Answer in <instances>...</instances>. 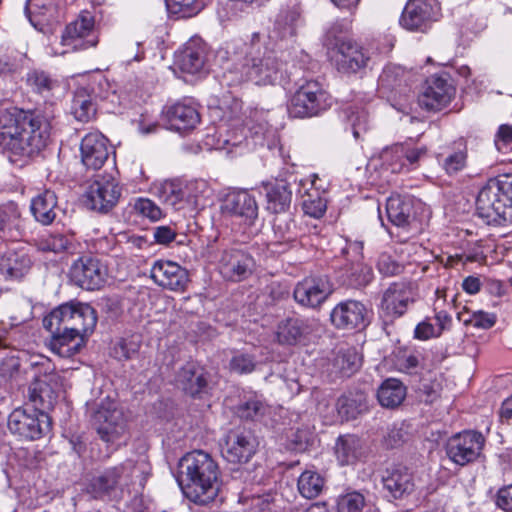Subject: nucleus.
I'll list each match as a JSON object with an SVG mask.
<instances>
[{"instance_id":"obj_10","label":"nucleus","mask_w":512,"mask_h":512,"mask_svg":"<svg viewBox=\"0 0 512 512\" xmlns=\"http://www.w3.org/2000/svg\"><path fill=\"white\" fill-rule=\"evenodd\" d=\"M8 428L13 433L28 440H36L48 433L51 419L47 412L17 408L8 417Z\"/></svg>"},{"instance_id":"obj_16","label":"nucleus","mask_w":512,"mask_h":512,"mask_svg":"<svg viewBox=\"0 0 512 512\" xmlns=\"http://www.w3.org/2000/svg\"><path fill=\"white\" fill-rule=\"evenodd\" d=\"M224 214L238 218L241 223L252 226L258 218L259 207L256 198L247 190L228 193L221 205Z\"/></svg>"},{"instance_id":"obj_25","label":"nucleus","mask_w":512,"mask_h":512,"mask_svg":"<svg viewBox=\"0 0 512 512\" xmlns=\"http://www.w3.org/2000/svg\"><path fill=\"white\" fill-rule=\"evenodd\" d=\"M436 20L433 5L427 0H409L402 12L400 24L407 30L425 31Z\"/></svg>"},{"instance_id":"obj_61","label":"nucleus","mask_w":512,"mask_h":512,"mask_svg":"<svg viewBox=\"0 0 512 512\" xmlns=\"http://www.w3.org/2000/svg\"><path fill=\"white\" fill-rule=\"evenodd\" d=\"M466 149H459L450 153L442 160V167L448 175H453L463 170L466 166Z\"/></svg>"},{"instance_id":"obj_41","label":"nucleus","mask_w":512,"mask_h":512,"mask_svg":"<svg viewBox=\"0 0 512 512\" xmlns=\"http://www.w3.org/2000/svg\"><path fill=\"white\" fill-rule=\"evenodd\" d=\"M267 210L273 213L285 212L291 204L292 192L286 182L266 186Z\"/></svg>"},{"instance_id":"obj_53","label":"nucleus","mask_w":512,"mask_h":512,"mask_svg":"<svg viewBox=\"0 0 512 512\" xmlns=\"http://www.w3.org/2000/svg\"><path fill=\"white\" fill-rule=\"evenodd\" d=\"M24 55L11 50L0 53V77L12 76L23 66Z\"/></svg>"},{"instance_id":"obj_62","label":"nucleus","mask_w":512,"mask_h":512,"mask_svg":"<svg viewBox=\"0 0 512 512\" xmlns=\"http://www.w3.org/2000/svg\"><path fill=\"white\" fill-rule=\"evenodd\" d=\"M229 367L237 374H249L255 370L256 360L253 355L238 353L231 358Z\"/></svg>"},{"instance_id":"obj_48","label":"nucleus","mask_w":512,"mask_h":512,"mask_svg":"<svg viewBox=\"0 0 512 512\" xmlns=\"http://www.w3.org/2000/svg\"><path fill=\"white\" fill-rule=\"evenodd\" d=\"M361 356L356 348L341 349L336 357V365L345 375H351L361 366Z\"/></svg>"},{"instance_id":"obj_45","label":"nucleus","mask_w":512,"mask_h":512,"mask_svg":"<svg viewBox=\"0 0 512 512\" xmlns=\"http://www.w3.org/2000/svg\"><path fill=\"white\" fill-rule=\"evenodd\" d=\"M298 491L307 499L317 497L324 486V479L322 476L312 470L304 471L298 478Z\"/></svg>"},{"instance_id":"obj_50","label":"nucleus","mask_w":512,"mask_h":512,"mask_svg":"<svg viewBox=\"0 0 512 512\" xmlns=\"http://www.w3.org/2000/svg\"><path fill=\"white\" fill-rule=\"evenodd\" d=\"M21 212L14 202L0 206V239L6 237L7 230L18 226Z\"/></svg>"},{"instance_id":"obj_47","label":"nucleus","mask_w":512,"mask_h":512,"mask_svg":"<svg viewBox=\"0 0 512 512\" xmlns=\"http://www.w3.org/2000/svg\"><path fill=\"white\" fill-rule=\"evenodd\" d=\"M302 24L301 13L298 7L283 10L277 17L276 25L282 29L283 37L294 36L297 28Z\"/></svg>"},{"instance_id":"obj_49","label":"nucleus","mask_w":512,"mask_h":512,"mask_svg":"<svg viewBox=\"0 0 512 512\" xmlns=\"http://www.w3.org/2000/svg\"><path fill=\"white\" fill-rule=\"evenodd\" d=\"M27 84L36 93L48 94L56 86L57 81L52 79L46 72L33 70L27 74Z\"/></svg>"},{"instance_id":"obj_42","label":"nucleus","mask_w":512,"mask_h":512,"mask_svg":"<svg viewBox=\"0 0 512 512\" xmlns=\"http://www.w3.org/2000/svg\"><path fill=\"white\" fill-rule=\"evenodd\" d=\"M71 113L80 122H88L94 118L96 105L94 97L87 89L79 88L76 90L72 100Z\"/></svg>"},{"instance_id":"obj_8","label":"nucleus","mask_w":512,"mask_h":512,"mask_svg":"<svg viewBox=\"0 0 512 512\" xmlns=\"http://www.w3.org/2000/svg\"><path fill=\"white\" fill-rule=\"evenodd\" d=\"M98 44V33L95 28L93 15L83 11L70 22L61 37V45L66 49L56 51L58 55H64L69 51L86 50Z\"/></svg>"},{"instance_id":"obj_31","label":"nucleus","mask_w":512,"mask_h":512,"mask_svg":"<svg viewBox=\"0 0 512 512\" xmlns=\"http://www.w3.org/2000/svg\"><path fill=\"white\" fill-rule=\"evenodd\" d=\"M334 454L341 466L354 465L365 455L364 443L356 435H340L334 445Z\"/></svg>"},{"instance_id":"obj_36","label":"nucleus","mask_w":512,"mask_h":512,"mask_svg":"<svg viewBox=\"0 0 512 512\" xmlns=\"http://www.w3.org/2000/svg\"><path fill=\"white\" fill-rule=\"evenodd\" d=\"M186 209L197 210L204 208L212 198L213 190L203 179H194L184 183Z\"/></svg>"},{"instance_id":"obj_33","label":"nucleus","mask_w":512,"mask_h":512,"mask_svg":"<svg viewBox=\"0 0 512 512\" xmlns=\"http://www.w3.org/2000/svg\"><path fill=\"white\" fill-rule=\"evenodd\" d=\"M154 195L166 207L174 211L186 209L184 182L180 180H165L153 188Z\"/></svg>"},{"instance_id":"obj_59","label":"nucleus","mask_w":512,"mask_h":512,"mask_svg":"<svg viewBox=\"0 0 512 512\" xmlns=\"http://www.w3.org/2000/svg\"><path fill=\"white\" fill-rule=\"evenodd\" d=\"M348 121L352 128V134L355 139H359L369 128L368 113L364 109H350Z\"/></svg>"},{"instance_id":"obj_30","label":"nucleus","mask_w":512,"mask_h":512,"mask_svg":"<svg viewBox=\"0 0 512 512\" xmlns=\"http://www.w3.org/2000/svg\"><path fill=\"white\" fill-rule=\"evenodd\" d=\"M176 383L185 393L194 397L206 391L208 381L203 368L188 362L178 371Z\"/></svg>"},{"instance_id":"obj_11","label":"nucleus","mask_w":512,"mask_h":512,"mask_svg":"<svg viewBox=\"0 0 512 512\" xmlns=\"http://www.w3.org/2000/svg\"><path fill=\"white\" fill-rule=\"evenodd\" d=\"M484 443L485 439L481 433L464 431L449 438L446 453L452 462L465 466L480 456Z\"/></svg>"},{"instance_id":"obj_3","label":"nucleus","mask_w":512,"mask_h":512,"mask_svg":"<svg viewBox=\"0 0 512 512\" xmlns=\"http://www.w3.org/2000/svg\"><path fill=\"white\" fill-rule=\"evenodd\" d=\"M179 469L182 477L185 476L180 485L188 499L200 505L215 499L219 490V469L210 454L202 450L189 452L180 459Z\"/></svg>"},{"instance_id":"obj_9","label":"nucleus","mask_w":512,"mask_h":512,"mask_svg":"<svg viewBox=\"0 0 512 512\" xmlns=\"http://www.w3.org/2000/svg\"><path fill=\"white\" fill-rule=\"evenodd\" d=\"M121 193L120 183L113 175L98 174L86 190V204L92 210L106 213L116 206Z\"/></svg>"},{"instance_id":"obj_40","label":"nucleus","mask_w":512,"mask_h":512,"mask_svg":"<svg viewBox=\"0 0 512 512\" xmlns=\"http://www.w3.org/2000/svg\"><path fill=\"white\" fill-rule=\"evenodd\" d=\"M406 397V387L395 378L386 379L377 391L381 406L386 408L398 407Z\"/></svg>"},{"instance_id":"obj_37","label":"nucleus","mask_w":512,"mask_h":512,"mask_svg":"<svg viewBox=\"0 0 512 512\" xmlns=\"http://www.w3.org/2000/svg\"><path fill=\"white\" fill-rule=\"evenodd\" d=\"M386 213L389 221L401 228L410 226L414 219L411 201L399 195L391 196L387 199Z\"/></svg>"},{"instance_id":"obj_22","label":"nucleus","mask_w":512,"mask_h":512,"mask_svg":"<svg viewBox=\"0 0 512 512\" xmlns=\"http://www.w3.org/2000/svg\"><path fill=\"white\" fill-rule=\"evenodd\" d=\"M317 327L318 322L315 319L287 318L279 322L276 339L281 345H296L307 340Z\"/></svg>"},{"instance_id":"obj_56","label":"nucleus","mask_w":512,"mask_h":512,"mask_svg":"<svg viewBox=\"0 0 512 512\" xmlns=\"http://www.w3.org/2000/svg\"><path fill=\"white\" fill-rule=\"evenodd\" d=\"M293 223L289 217H278L275 219L273 229L277 238L275 245L288 246L295 240L292 232Z\"/></svg>"},{"instance_id":"obj_29","label":"nucleus","mask_w":512,"mask_h":512,"mask_svg":"<svg viewBox=\"0 0 512 512\" xmlns=\"http://www.w3.org/2000/svg\"><path fill=\"white\" fill-rule=\"evenodd\" d=\"M169 129L177 132H187L196 128L200 122L197 108L188 102H178L166 111Z\"/></svg>"},{"instance_id":"obj_23","label":"nucleus","mask_w":512,"mask_h":512,"mask_svg":"<svg viewBox=\"0 0 512 512\" xmlns=\"http://www.w3.org/2000/svg\"><path fill=\"white\" fill-rule=\"evenodd\" d=\"M367 313L365 305L360 301L346 300L332 309L330 319L336 328L350 330L364 327L368 322Z\"/></svg>"},{"instance_id":"obj_27","label":"nucleus","mask_w":512,"mask_h":512,"mask_svg":"<svg viewBox=\"0 0 512 512\" xmlns=\"http://www.w3.org/2000/svg\"><path fill=\"white\" fill-rule=\"evenodd\" d=\"M205 45L198 39L188 41L175 55V66L183 73L196 75L205 70Z\"/></svg>"},{"instance_id":"obj_54","label":"nucleus","mask_w":512,"mask_h":512,"mask_svg":"<svg viewBox=\"0 0 512 512\" xmlns=\"http://www.w3.org/2000/svg\"><path fill=\"white\" fill-rule=\"evenodd\" d=\"M266 411V404L258 396H252L248 400L239 404L237 408V413L241 418L251 420L261 418Z\"/></svg>"},{"instance_id":"obj_17","label":"nucleus","mask_w":512,"mask_h":512,"mask_svg":"<svg viewBox=\"0 0 512 512\" xmlns=\"http://www.w3.org/2000/svg\"><path fill=\"white\" fill-rule=\"evenodd\" d=\"M152 280L160 287L182 293L189 283L188 271L170 260L156 261L150 270Z\"/></svg>"},{"instance_id":"obj_34","label":"nucleus","mask_w":512,"mask_h":512,"mask_svg":"<svg viewBox=\"0 0 512 512\" xmlns=\"http://www.w3.org/2000/svg\"><path fill=\"white\" fill-rule=\"evenodd\" d=\"M384 488L394 497L400 498L414 489L411 473L405 467L387 469L382 477Z\"/></svg>"},{"instance_id":"obj_39","label":"nucleus","mask_w":512,"mask_h":512,"mask_svg":"<svg viewBox=\"0 0 512 512\" xmlns=\"http://www.w3.org/2000/svg\"><path fill=\"white\" fill-rule=\"evenodd\" d=\"M367 409V398L363 392L343 395L336 402V410L341 420L355 419Z\"/></svg>"},{"instance_id":"obj_51","label":"nucleus","mask_w":512,"mask_h":512,"mask_svg":"<svg viewBox=\"0 0 512 512\" xmlns=\"http://www.w3.org/2000/svg\"><path fill=\"white\" fill-rule=\"evenodd\" d=\"M139 349V337L131 336L129 338H122L116 342L112 348L111 354L118 360H129L139 352Z\"/></svg>"},{"instance_id":"obj_63","label":"nucleus","mask_w":512,"mask_h":512,"mask_svg":"<svg viewBox=\"0 0 512 512\" xmlns=\"http://www.w3.org/2000/svg\"><path fill=\"white\" fill-rule=\"evenodd\" d=\"M458 319L463 321L464 324H471L476 328L489 329L496 323V316L492 313L484 311H475L469 318H462V313H458Z\"/></svg>"},{"instance_id":"obj_4","label":"nucleus","mask_w":512,"mask_h":512,"mask_svg":"<svg viewBox=\"0 0 512 512\" xmlns=\"http://www.w3.org/2000/svg\"><path fill=\"white\" fill-rule=\"evenodd\" d=\"M478 215L487 223H512V175L490 179L476 199Z\"/></svg>"},{"instance_id":"obj_1","label":"nucleus","mask_w":512,"mask_h":512,"mask_svg":"<svg viewBox=\"0 0 512 512\" xmlns=\"http://www.w3.org/2000/svg\"><path fill=\"white\" fill-rule=\"evenodd\" d=\"M281 71L282 63L267 47L266 37L254 32L247 41L233 46L219 82L227 88H238L247 82L258 86L274 85Z\"/></svg>"},{"instance_id":"obj_14","label":"nucleus","mask_w":512,"mask_h":512,"mask_svg":"<svg viewBox=\"0 0 512 512\" xmlns=\"http://www.w3.org/2000/svg\"><path fill=\"white\" fill-rule=\"evenodd\" d=\"M333 286L326 276H309L298 282L293 291L297 304L305 308L320 307L332 294Z\"/></svg>"},{"instance_id":"obj_64","label":"nucleus","mask_w":512,"mask_h":512,"mask_svg":"<svg viewBox=\"0 0 512 512\" xmlns=\"http://www.w3.org/2000/svg\"><path fill=\"white\" fill-rule=\"evenodd\" d=\"M496 149L503 154L512 151V124H502L494 137Z\"/></svg>"},{"instance_id":"obj_20","label":"nucleus","mask_w":512,"mask_h":512,"mask_svg":"<svg viewBox=\"0 0 512 512\" xmlns=\"http://www.w3.org/2000/svg\"><path fill=\"white\" fill-rule=\"evenodd\" d=\"M455 89L446 76H431L427 80V86L419 95V105L430 111H438L446 107L452 97Z\"/></svg>"},{"instance_id":"obj_60","label":"nucleus","mask_w":512,"mask_h":512,"mask_svg":"<svg viewBox=\"0 0 512 512\" xmlns=\"http://www.w3.org/2000/svg\"><path fill=\"white\" fill-rule=\"evenodd\" d=\"M364 496L359 492H350L338 500V512H363Z\"/></svg>"},{"instance_id":"obj_13","label":"nucleus","mask_w":512,"mask_h":512,"mask_svg":"<svg viewBox=\"0 0 512 512\" xmlns=\"http://www.w3.org/2000/svg\"><path fill=\"white\" fill-rule=\"evenodd\" d=\"M61 389L62 381L57 373H44L30 383L27 396L35 409L46 412L54 407Z\"/></svg>"},{"instance_id":"obj_38","label":"nucleus","mask_w":512,"mask_h":512,"mask_svg":"<svg viewBox=\"0 0 512 512\" xmlns=\"http://www.w3.org/2000/svg\"><path fill=\"white\" fill-rule=\"evenodd\" d=\"M57 197L53 191L45 190L32 199L30 210L35 219L44 224H51L56 218Z\"/></svg>"},{"instance_id":"obj_6","label":"nucleus","mask_w":512,"mask_h":512,"mask_svg":"<svg viewBox=\"0 0 512 512\" xmlns=\"http://www.w3.org/2000/svg\"><path fill=\"white\" fill-rule=\"evenodd\" d=\"M332 104L330 94L316 80L304 82L288 103V113L294 118L313 117Z\"/></svg>"},{"instance_id":"obj_21","label":"nucleus","mask_w":512,"mask_h":512,"mask_svg":"<svg viewBox=\"0 0 512 512\" xmlns=\"http://www.w3.org/2000/svg\"><path fill=\"white\" fill-rule=\"evenodd\" d=\"M109 141L100 132L86 134L80 143V156L83 165L90 169H100L109 157Z\"/></svg>"},{"instance_id":"obj_57","label":"nucleus","mask_w":512,"mask_h":512,"mask_svg":"<svg viewBox=\"0 0 512 512\" xmlns=\"http://www.w3.org/2000/svg\"><path fill=\"white\" fill-rule=\"evenodd\" d=\"M166 4L171 13L183 18L196 15L203 7L199 0H166Z\"/></svg>"},{"instance_id":"obj_18","label":"nucleus","mask_w":512,"mask_h":512,"mask_svg":"<svg viewBox=\"0 0 512 512\" xmlns=\"http://www.w3.org/2000/svg\"><path fill=\"white\" fill-rule=\"evenodd\" d=\"M414 302L415 295L411 286L395 282L383 292L380 310L384 317L393 320L403 316Z\"/></svg>"},{"instance_id":"obj_2","label":"nucleus","mask_w":512,"mask_h":512,"mask_svg":"<svg viewBox=\"0 0 512 512\" xmlns=\"http://www.w3.org/2000/svg\"><path fill=\"white\" fill-rule=\"evenodd\" d=\"M51 123L42 113L0 109V148L23 158L38 155L50 138Z\"/></svg>"},{"instance_id":"obj_12","label":"nucleus","mask_w":512,"mask_h":512,"mask_svg":"<svg viewBox=\"0 0 512 512\" xmlns=\"http://www.w3.org/2000/svg\"><path fill=\"white\" fill-rule=\"evenodd\" d=\"M338 71L356 73L372 62V54L368 49L350 39H340L336 42L332 54Z\"/></svg>"},{"instance_id":"obj_58","label":"nucleus","mask_w":512,"mask_h":512,"mask_svg":"<svg viewBox=\"0 0 512 512\" xmlns=\"http://www.w3.org/2000/svg\"><path fill=\"white\" fill-rule=\"evenodd\" d=\"M134 212L151 221H158L163 217L161 208L148 198L139 197L132 203Z\"/></svg>"},{"instance_id":"obj_28","label":"nucleus","mask_w":512,"mask_h":512,"mask_svg":"<svg viewBox=\"0 0 512 512\" xmlns=\"http://www.w3.org/2000/svg\"><path fill=\"white\" fill-rule=\"evenodd\" d=\"M44 328L51 333L49 341L50 350L63 358H69L79 352L84 344V339L79 335L65 329L64 326L50 328L46 322V316L43 318Z\"/></svg>"},{"instance_id":"obj_19","label":"nucleus","mask_w":512,"mask_h":512,"mask_svg":"<svg viewBox=\"0 0 512 512\" xmlns=\"http://www.w3.org/2000/svg\"><path fill=\"white\" fill-rule=\"evenodd\" d=\"M70 278L83 289L96 290L102 287L105 282L106 269L99 260L84 256L72 264Z\"/></svg>"},{"instance_id":"obj_55","label":"nucleus","mask_w":512,"mask_h":512,"mask_svg":"<svg viewBox=\"0 0 512 512\" xmlns=\"http://www.w3.org/2000/svg\"><path fill=\"white\" fill-rule=\"evenodd\" d=\"M405 77V70L398 65L386 66L379 76L378 84L380 87L393 90L400 86Z\"/></svg>"},{"instance_id":"obj_35","label":"nucleus","mask_w":512,"mask_h":512,"mask_svg":"<svg viewBox=\"0 0 512 512\" xmlns=\"http://www.w3.org/2000/svg\"><path fill=\"white\" fill-rule=\"evenodd\" d=\"M31 259L23 251L9 250L0 258V271L8 278H21L31 268Z\"/></svg>"},{"instance_id":"obj_15","label":"nucleus","mask_w":512,"mask_h":512,"mask_svg":"<svg viewBox=\"0 0 512 512\" xmlns=\"http://www.w3.org/2000/svg\"><path fill=\"white\" fill-rule=\"evenodd\" d=\"M253 268V258L247 252L234 247L224 249L218 260L220 274L224 279L232 282L247 279L252 274Z\"/></svg>"},{"instance_id":"obj_24","label":"nucleus","mask_w":512,"mask_h":512,"mask_svg":"<svg viewBox=\"0 0 512 512\" xmlns=\"http://www.w3.org/2000/svg\"><path fill=\"white\" fill-rule=\"evenodd\" d=\"M319 180L317 175L301 179L298 193L302 199L304 213L312 218H321L327 209V200L324 198L325 190L317 186Z\"/></svg>"},{"instance_id":"obj_5","label":"nucleus","mask_w":512,"mask_h":512,"mask_svg":"<svg viewBox=\"0 0 512 512\" xmlns=\"http://www.w3.org/2000/svg\"><path fill=\"white\" fill-rule=\"evenodd\" d=\"M46 322L50 328L64 326L66 330L85 339L90 335L97 324V314L89 304L81 302L64 303L46 315Z\"/></svg>"},{"instance_id":"obj_26","label":"nucleus","mask_w":512,"mask_h":512,"mask_svg":"<svg viewBox=\"0 0 512 512\" xmlns=\"http://www.w3.org/2000/svg\"><path fill=\"white\" fill-rule=\"evenodd\" d=\"M255 449V440L251 435L231 431L225 438L221 453L228 462L246 463L255 453Z\"/></svg>"},{"instance_id":"obj_43","label":"nucleus","mask_w":512,"mask_h":512,"mask_svg":"<svg viewBox=\"0 0 512 512\" xmlns=\"http://www.w3.org/2000/svg\"><path fill=\"white\" fill-rule=\"evenodd\" d=\"M121 482L119 467L108 468L90 481L89 491L95 498L101 497L116 488Z\"/></svg>"},{"instance_id":"obj_52","label":"nucleus","mask_w":512,"mask_h":512,"mask_svg":"<svg viewBox=\"0 0 512 512\" xmlns=\"http://www.w3.org/2000/svg\"><path fill=\"white\" fill-rule=\"evenodd\" d=\"M240 501L247 506L244 512H275L271 494L242 495Z\"/></svg>"},{"instance_id":"obj_44","label":"nucleus","mask_w":512,"mask_h":512,"mask_svg":"<svg viewBox=\"0 0 512 512\" xmlns=\"http://www.w3.org/2000/svg\"><path fill=\"white\" fill-rule=\"evenodd\" d=\"M118 467L122 482L125 484L134 483L136 481L142 484L150 471L149 463L144 457H139L136 461L127 460Z\"/></svg>"},{"instance_id":"obj_7","label":"nucleus","mask_w":512,"mask_h":512,"mask_svg":"<svg viewBox=\"0 0 512 512\" xmlns=\"http://www.w3.org/2000/svg\"><path fill=\"white\" fill-rule=\"evenodd\" d=\"M92 419L105 442L113 443L126 433L127 421L123 408L109 396L96 404Z\"/></svg>"},{"instance_id":"obj_32","label":"nucleus","mask_w":512,"mask_h":512,"mask_svg":"<svg viewBox=\"0 0 512 512\" xmlns=\"http://www.w3.org/2000/svg\"><path fill=\"white\" fill-rule=\"evenodd\" d=\"M380 162V177L389 181L390 174H397L406 171L405 165V145L397 144L384 149L378 160H373L370 165L377 168V162Z\"/></svg>"},{"instance_id":"obj_46","label":"nucleus","mask_w":512,"mask_h":512,"mask_svg":"<svg viewBox=\"0 0 512 512\" xmlns=\"http://www.w3.org/2000/svg\"><path fill=\"white\" fill-rule=\"evenodd\" d=\"M91 95L94 99L106 100L115 105L119 103L117 84L103 75L96 77L91 84Z\"/></svg>"}]
</instances>
